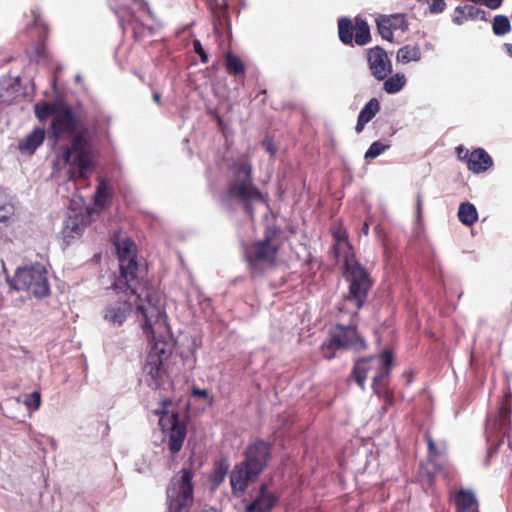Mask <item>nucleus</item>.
<instances>
[{"instance_id": "nucleus-46", "label": "nucleus", "mask_w": 512, "mask_h": 512, "mask_svg": "<svg viewBox=\"0 0 512 512\" xmlns=\"http://www.w3.org/2000/svg\"><path fill=\"white\" fill-rule=\"evenodd\" d=\"M152 97L155 103H157L158 105L161 104V94L159 92H154Z\"/></svg>"}, {"instance_id": "nucleus-5", "label": "nucleus", "mask_w": 512, "mask_h": 512, "mask_svg": "<svg viewBox=\"0 0 512 512\" xmlns=\"http://www.w3.org/2000/svg\"><path fill=\"white\" fill-rule=\"evenodd\" d=\"M280 232L281 230L278 226L269 225L264 230L263 239L245 245L244 258L247 262L249 272L253 277H257L262 274V264L269 266L275 264L279 252V246L273 244V241Z\"/></svg>"}, {"instance_id": "nucleus-19", "label": "nucleus", "mask_w": 512, "mask_h": 512, "mask_svg": "<svg viewBox=\"0 0 512 512\" xmlns=\"http://www.w3.org/2000/svg\"><path fill=\"white\" fill-rule=\"evenodd\" d=\"M46 137L44 127H35L28 135L18 142V150L22 155H33L43 144Z\"/></svg>"}, {"instance_id": "nucleus-28", "label": "nucleus", "mask_w": 512, "mask_h": 512, "mask_svg": "<svg viewBox=\"0 0 512 512\" xmlns=\"http://www.w3.org/2000/svg\"><path fill=\"white\" fill-rule=\"evenodd\" d=\"M225 67L226 71L233 76L245 75L246 66L242 59L229 51L225 55Z\"/></svg>"}, {"instance_id": "nucleus-36", "label": "nucleus", "mask_w": 512, "mask_h": 512, "mask_svg": "<svg viewBox=\"0 0 512 512\" xmlns=\"http://www.w3.org/2000/svg\"><path fill=\"white\" fill-rule=\"evenodd\" d=\"M389 148L390 144H384L381 141H374L365 152L364 157L366 160L375 159Z\"/></svg>"}, {"instance_id": "nucleus-9", "label": "nucleus", "mask_w": 512, "mask_h": 512, "mask_svg": "<svg viewBox=\"0 0 512 512\" xmlns=\"http://www.w3.org/2000/svg\"><path fill=\"white\" fill-rule=\"evenodd\" d=\"M153 340L151 349L146 357L143 367L148 385L154 389L161 387L167 377L166 362L172 354V348L168 341L156 339L155 333L149 335Z\"/></svg>"}, {"instance_id": "nucleus-18", "label": "nucleus", "mask_w": 512, "mask_h": 512, "mask_svg": "<svg viewBox=\"0 0 512 512\" xmlns=\"http://www.w3.org/2000/svg\"><path fill=\"white\" fill-rule=\"evenodd\" d=\"M377 30L381 37L387 41H393V31L401 30L406 31L408 29V23L405 15L393 14L380 16L376 20Z\"/></svg>"}, {"instance_id": "nucleus-24", "label": "nucleus", "mask_w": 512, "mask_h": 512, "mask_svg": "<svg viewBox=\"0 0 512 512\" xmlns=\"http://www.w3.org/2000/svg\"><path fill=\"white\" fill-rule=\"evenodd\" d=\"M485 11L473 4L458 6L454 10L453 22L462 25L468 20L483 19Z\"/></svg>"}, {"instance_id": "nucleus-39", "label": "nucleus", "mask_w": 512, "mask_h": 512, "mask_svg": "<svg viewBox=\"0 0 512 512\" xmlns=\"http://www.w3.org/2000/svg\"><path fill=\"white\" fill-rule=\"evenodd\" d=\"M193 48H194V52L199 55V57L201 59V62L204 63V64L208 63L209 56L205 52V50H204V48H203V46H202V44H201V42L199 40L195 39L193 41Z\"/></svg>"}, {"instance_id": "nucleus-50", "label": "nucleus", "mask_w": 512, "mask_h": 512, "mask_svg": "<svg viewBox=\"0 0 512 512\" xmlns=\"http://www.w3.org/2000/svg\"><path fill=\"white\" fill-rule=\"evenodd\" d=\"M417 1L429 4L431 0H417Z\"/></svg>"}, {"instance_id": "nucleus-2", "label": "nucleus", "mask_w": 512, "mask_h": 512, "mask_svg": "<svg viewBox=\"0 0 512 512\" xmlns=\"http://www.w3.org/2000/svg\"><path fill=\"white\" fill-rule=\"evenodd\" d=\"M112 243L116 248L120 271V275L115 280V289L120 291L128 289L131 293H139V297L146 296L148 304L139 305L138 310L143 312L149 326L163 313L161 293L146 279V271L137 261L138 249L134 240L118 233L113 235Z\"/></svg>"}, {"instance_id": "nucleus-42", "label": "nucleus", "mask_w": 512, "mask_h": 512, "mask_svg": "<svg viewBox=\"0 0 512 512\" xmlns=\"http://www.w3.org/2000/svg\"><path fill=\"white\" fill-rule=\"evenodd\" d=\"M380 398L384 401L381 410L383 413H386L389 407L393 404V393L391 392L387 395L381 396Z\"/></svg>"}, {"instance_id": "nucleus-49", "label": "nucleus", "mask_w": 512, "mask_h": 512, "mask_svg": "<svg viewBox=\"0 0 512 512\" xmlns=\"http://www.w3.org/2000/svg\"><path fill=\"white\" fill-rule=\"evenodd\" d=\"M42 53H43V47L42 48H37L38 56L42 55Z\"/></svg>"}, {"instance_id": "nucleus-22", "label": "nucleus", "mask_w": 512, "mask_h": 512, "mask_svg": "<svg viewBox=\"0 0 512 512\" xmlns=\"http://www.w3.org/2000/svg\"><path fill=\"white\" fill-rule=\"evenodd\" d=\"M452 497L457 512H479L476 497L470 490L460 489Z\"/></svg>"}, {"instance_id": "nucleus-15", "label": "nucleus", "mask_w": 512, "mask_h": 512, "mask_svg": "<svg viewBox=\"0 0 512 512\" xmlns=\"http://www.w3.org/2000/svg\"><path fill=\"white\" fill-rule=\"evenodd\" d=\"M367 61L371 74L379 81L386 79L392 72V63L386 51L379 46L368 50Z\"/></svg>"}, {"instance_id": "nucleus-8", "label": "nucleus", "mask_w": 512, "mask_h": 512, "mask_svg": "<svg viewBox=\"0 0 512 512\" xmlns=\"http://www.w3.org/2000/svg\"><path fill=\"white\" fill-rule=\"evenodd\" d=\"M344 277L349 284L346 300L353 303L357 316L358 310L361 309L368 297L369 291L373 286V280L367 269L358 261L348 259L344 260Z\"/></svg>"}, {"instance_id": "nucleus-6", "label": "nucleus", "mask_w": 512, "mask_h": 512, "mask_svg": "<svg viewBox=\"0 0 512 512\" xmlns=\"http://www.w3.org/2000/svg\"><path fill=\"white\" fill-rule=\"evenodd\" d=\"M195 473L192 466L182 467L166 488V512H190L194 503Z\"/></svg>"}, {"instance_id": "nucleus-21", "label": "nucleus", "mask_w": 512, "mask_h": 512, "mask_svg": "<svg viewBox=\"0 0 512 512\" xmlns=\"http://www.w3.org/2000/svg\"><path fill=\"white\" fill-rule=\"evenodd\" d=\"M493 166L492 157L483 149L476 148L471 151L467 167L473 173L486 172Z\"/></svg>"}, {"instance_id": "nucleus-30", "label": "nucleus", "mask_w": 512, "mask_h": 512, "mask_svg": "<svg viewBox=\"0 0 512 512\" xmlns=\"http://www.w3.org/2000/svg\"><path fill=\"white\" fill-rule=\"evenodd\" d=\"M111 199V188L107 185V183L104 180H100L94 195L95 206L99 208H105L110 204Z\"/></svg>"}, {"instance_id": "nucleus-44", "label": "nucleus", "mask_w": 512, "mask_h": 512, "mask_svg": "<svg viewBox=\"0 0 512 512\" xmlns=\"http://www.w3.org/2000/svg\"><path fill=\"white\" fill-rule=\"evenodd\" d=\"M485 6L490 9H497L502 5L503 0H480Z\"/></svg>"}, {"instance_id": "nucleus-14", "label": "nucleus", "mask_w": 512, "mask_h": 512, "mask_svg": "<svg viewBox=\"0 0 512 512\" xmlns=\"http://www.w3.org/2000/svg\"><path fill=\"white\" fill-rule=\"evenodd\" d=\"M259 474L245 465L242 461L237 463L230 474V485L235 497H241L249 484L256 480Z\"/></svg>"}, {"instance_id": "nucleus-7", "label": "nucleus", "mask_w": 512, "mask_h": 512, "mask_svg": "<svg viewBox=\"0 0 512 512\" xmlns=\"http://www.w3.org/2000/svg\"><path fill=\"white\" fill-rule=\"evenodd\" d=\"M366 347V341L359 334L356 325L337 323L329 329L327 339L320 346V353L325 359L331 360L336 357L338 350L361 352Z\"/></svg>"}, {"instance_id": "nucleus-47", "label": "nucleus", "mask_w": 512, "mask_h": 512, "mask_svg": "<svg viewBox=\"0 0 512 512\" xmlns=\"http://www.w3.org/2000/svg\"><path fill=\"white\" fill-rule=\"evenodd\" d=\"M505 49H506V51H507L508 55H509L510 57H512V44H511V43H506V44H505Z\"/></svg>"}, {"instance_id": "nucleus-11", "label": "nucleus", "mask_w": 512, "mask_h": 512, "mask_svg": "<svg viewBox=\"0 0 512 512\" xmlns=\"http://www.w3.org/2000/svg\"><path fill=\"white\" fill-rule=\"evenodd\" d=\"M171 400L165 398L161 401V409L156 410L155 414L158 415L159 425L162 430L169 431L168 448L172 454H177L182 449L184 440L187 435V426L184 421L179 419L177 412L172 414L167 413L168 406L171 405Z\"/></svg>"}, {"instance_id": "nucleus-31", "label": "nucleus", "mask_w": 512, "mask_h": 512, "mask_svg": "<svg viewBox=\"0 0 512 512\" xmlns=\"http://www.w3.org/2000/svg\"><path fill=\"white\" fill-rule=\"evenodd\" d=\"M332 236L335 240V243L333 244L331 250L334 254V257L337 260H339L341 247L345 246L348 249L351 248L349 245V242H348V235H347L346 230L344 228H342L341 226H339L332 231Z\"/></svg>"}, {"instance_id": "nucleus-4", "label": "nucleus", "mask_w": 512, "mask_h": 512, "mask_svg": "<svg viewBox=\"0 0 512 512\" xmlns=\"http://www.w3.org/2000/svg\"><path fill=\"white\" fill-rule=\"evenodd\" d=\"M139 293H131L130 290H118L115 289V283L113 284L111 291L107 293L108 304L104 310V319L114 326H121L130 315L132 311V303L130 301L131 297H134L135 306H136V316L139 321H141V327L147 336L153 335V327L156 325L166 326L167 314L165 310L164 300L161 297V306L163 313L159 317L156 322H151L149 326H147V319L145 318L143 312L138 310V306L141 304H148L146 300V296L142 295L138 296Z\"/></svg>"}, {"instance_id": "nucleus-26", "label": "nucleus", "mask_w": 512, "mask_h": 512, "mask_svg": "<svg viewBox=\"0 0 512 512\" xmlns=\"http://www.w3.org/2000/svg\"><path fill=\"white\" fill-rule=\"evenodd\" d=\"M16 221V210L13 204L6 203L0 206V240L7 235V231Z\"/></svg>"}, {"instance_id": "nucleus-16", "label": "nucleus", "mask_w": 512, "mask_h": 512, "mask_svg": "<svg viewBox=\"0 0 512 512\" xmlns=\"http://www.w3.org/2000/svg\"><path fill=\"white\" fill-rule=\"evenodd\" d=\"M393 362V353L390 350L382 351V365L378 368V371L373 377L372 389L378 396H384L391 393L388 387V377L390 374L391 366Z\"/></svg>"}, {"instance_id": "nucleus-3", "label": "nucleus", "mask_w": 512, "mask_h": 512, "mask_svg": "<svg viewBox=\"0 0 512 512\" xmlns=\"http://www.w3.org/2000/svg\"><path fill=\"white\" fill-rule=\"evenodd\" d=\"M232 178L220 200L223 205L235 200L243 205L250 217H254V202L267 203V196L253 183V166L247 155H241L230 166Z\"/></svg>"}, {"instance_id": "nucleus-33", "label": "nucleus", "mask_w": 512, "mask_h": 512, "mask_svg": "<svg viewBox=\"0 0 512 512\" xmlns=\"http://www.w3.org/2000/svg\"><path fill=\"white\" fill-rule=\"evenodd\" d=\"M229 470V463L225 458L220 459L214 465L210 480L215 487H218L224 480Z\"/></svg>"}, {"instance_id": "nucleus-43", "label": "nucleus", "mask_w": 512, "mask_h": 512, "mask_svg": "<svg viewBox=\"0 0 512 512\" xmlns=\"http://www.w3.org/2000/svg\"><path fill=\"white\" fill-rule=\"evenodd\" d=\"M192 396L198 397V398L208 399L209 398V393L205 389H201V388H198V387H193V389H192Z\"/></svg>"}, {"instance_id": "nucleus-23", "label": "nucleus", "mask_w": 512, "mask_h": 512, "mask_svg": "<svg viewBox=\"0 0 512 512\" xmlns=\"http://www.w3.org/2000/svg\"><path fill=\"white\" fill-rule=\"evenodd\" d=\"M380 111V102L377 98L370 99L361 109L355 126L356 133H361L366 124L369 123Z\"/></svg>"}, {"instance_id": "nucleus-37", "label": "nucleus", "mask_w": 512, "mask_h": 512, "mask_svg": "<svg viewBox=\"0 0 512 512\" xmlns=\"http://www.w3.org/2000/svg\"><path fill=\"white\" fill-rule=\"evenodd\" d=\"M425 439L428 446V461L430 463H434L436 461V458L439 456L440 452L433 440V438L429 435H425Z\"/></svg>"}, {"instance_id": "nucleus-17", "label": "nucleus", "mask_w": 512, "mask_h": 512, "mask_svg": "<svg viewBox=\"0 0 512 512\" xmlns=\"http://www.w3.org/2000/svg\"><path fill=\"white\" fill-rule=\"evenodd\" d=\"M382 365V352L379 357L369 356L358 359L350 373L349 378L353 379L357 385L363 390L365 382L370 371H378V368Z\"/></svg>"}, {"instance_id": "nucleus-40", "label": "nucleus", "mask_w": 512, "mask_h": 512, "mask_svg": "<svg viewBox=\"0 0 512 512\" xmlns=\"http://www.w3.org/2000/svg\"><path fill=\"white\" fill-rule=\"evenodd\" d=\"M429 5V11L433 14H438L444 11L446 3L444 0H431Z\"/></svg>"}, {"instance_id": "nucleus-48", "label": "nucleus", "mask_w": 512, "mask_h": 512, "mask_svg": "<svg viewBox=\"0 0 512 512\" xmlns=\"http://www.w3.org/2000/svg\"><path fill=\"white\" fill-rule=\"evenodd\" d=\"M362 231H363V233H364L365 235H367V234H368V232H369V225H368V223H367V222H365V223L363 224Z\"/></svg>"}, {"instance_id": "nucleus-34", "label": "nucleus", "mask_w": 512, "mask_h": 512, "mask_svg": "<svg viewBox=\"0 0 512 512\" xmlns=\"http://www.w3.org/2000/svg\"><path fill=\"white\" fill-rule=\"evenodd\" d=\"M406 80L403 74H395L384 82V90L389 94L399 92L405 85Z\"/></svg>"}, {"instance_id": "nucleus-32", "label": "nucleus", "mask_w": 512, "mask_h": 512, "mask_svg": "<svg viewBox=\"0 0 512 512\" xmlns=\"http://www.w3.org/2000/svg\"><path fill=\"white\" fill-rule=\"evenodd\" d=\"M421 51L418 45H405L397 52V60L401 63H409L411 61H419Z\"/></svg>"}, {"instance_id": "nucleus-12", "label": "nucleus", "mask_w": 512, "mask_h": 512, "mask_svg": "<svg viewBox=\"0 0 512 512\" xmlns=\"http://www.w3.org/2000/svg\"><path fill=\"white\" fill-rule=\"evenodd\" d=\"M338 36L345 45H352L353 39L359 46H364L371 41L369 25L361 17H356L354 24L347 17L338 19Z\"/></svg>"}, {"instance_id": "nucleus-20", "label": "nucleus", "mask_w": 512, "mask_h": 512, "mask_svg": "<svg viewBox=\"0 0 512 512\" xmlns=\"http://www.w3.org/2000/svg\"><path fill=\"white\" fill-rule=\"evenodd\" d=\"M278 496L267 490V485L262 484L258 497L248 506L247 512H269L277 503Z\"/></svg>"}, {"instance_id": "nucleus-45", "label": "nucleus", "mask_w": 512, "mask_h": 512, "mask_svg": "<svg viewBox=\"0 0 512 512\" xmlns=\"http://www.w3.org/2000/svg\"><path fill=\"white\" fill-rule=\"evenodd\" d=\"M422 209H423V197L421 193L417 194V201H416V213L417 218L420 219L422 216Z\"/></svg>"}, {"instance_id": "nucleus-27", "label": "nucleus", "mask_w": 512, "mask_h": 512, "mask_svg": "<svg viewBox=\"0 0 512 512\" xmlns=\"http://www.w3.org/2000/svg\"><path fill=\"white\" fill-rule=\"evenodd\" d=\"M62 104H64V103L63 102L49 103L46 101L38 102L34 106L35 116L40 122H45L49 116H53V118H54L55 115H57L58 111L60 110V106Z\"/></svg>"}, {"instance_id": "nucleus-25", "label": "nucleus", "mask_w": 512, "mask_h": 512, "mask_svg": "<svg viewBox=\"0 0 512 512\" xmlns=\"http://www.w3.org/2000/svg\"><path fill=\"white\" fill-rule=\"evenodd\" d=\"M86 220L87 217L82 214L70 216L63 229L64 238L69 240L81 236L87 225Z\"/></svg>"}, {"instance_id": "nucleus-13", "label": "nucleus", "mask_w": 512, "mask_h": 512, "mask_svg": "<svg viewBox=\"0 0 512 512\" xmlns=\"http://www.w3.org/2000/svg\"><path fill=\"white\" fill-rule=\"evenodd\" d=\"M271 452L272 445L269 442L256 440L247 446L242 462L260 475L268 465Z\"/></svg>"}, {"instance_id": "nucleus-29", "label": "nucleus", "mask_w": 512, "mask_h": 512, "mask_svg": "<svg viewBox=\"0 0 512 512\" xmlns=\"http://www.w3.org/2000/svg\"><path fill=\"white\" fill-rule=\"evenodd\" d=\"M458 219L466 226L473 225L478 220L475 206L470 202L461 203L458 209Z\"/></svg>"}, {"instance_id": "nucleus-1", "label": "nucleus", "mask_w": 512, "mask_h": 512, "mask_svg": "<svg viewBox=\"0 0 512 512\" xmlns=\"http://www.w3.org/2000/svg\"><path fill=\"white\" fill-rule=\"evenodd\" d=\"M78 119L73 108L64 103L52 118L48 137L54 144L62 138L72 136L70 145L60 147L53 161L55 171L68 167V180L78 182L89 178L94 166V151L87 130L76 131Z\"/></svg>"}, {"instance_id": "nucleus-35", "label": "nucleus", "mask_w": 512, "mask_h": 512, "mask_svg": "<svg viewBox=\"0 0 512 512\" xmlns=\"http://www.w3.org/2000/svg\"><path fill=\"white\" fill-rule=\"evenodd\" d=\"M493 33L497 36H503L510 32L511 24L507 16L496 15L492 22Z\"/></svg>"}, {"instance_id": "nucleus-41", "label": "nucleus", "mask_w": 512, "mask_h": 512, "mask_svg": "<svg viewBox=\"0 0 512 512\" xmlns=\"http://www.w3.org/2000/svg\"><path fill=\"white\" fill-rule=\"evenodd\" d=\"M470 154L471 152L465 148L464 146L462 145H459L456 147V155H457V158L461 161H464L466 162V164H468V161H469V158H470Z\"/></svg>"}, {"instance_id": "nucleus-10", "label": "nucleus", "mask_w": 512, "mask_h": 512, "mask_svg": "<svg viewBox=\"0 0 512 512\" xmlns=\"http://www.w3.org/2000/svg\"><path fill=\"white\" fill-rule=\"evenodd\" d=\"M9 284L12 289L29 291L36 298H44L50 294L47 270L40 263L18 268Z\"/></svg>"}, {"instance_id": "nucleus-38", "label": "nucleus", "mask_w": 512, "mask_h": 512, "mask_svg": "<svg viewBox=\"0 0 512 512\" xmlns=\"http://www.w3.org/2000/svg\"><path fill=\"white\" fill-rule=\"evenodd\" d=\"M24 403L29 409L37 410L41 405L40 393L37 391L30 393L26 396Z\"/></svg>"}]
</instances>
